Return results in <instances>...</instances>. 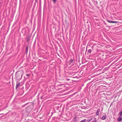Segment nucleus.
<instances>
[{
  "instance_id": "17",
  "label": "nucleus",
  "mask_w": 122,
  "mask_h": 122,
  "mask_svg": "<svg viewBox=\"0 0 122 122\" xmlns=\"http://www.w3.org/2000/svg\"><path fill=\"white\" fill-rule=\"evenodd\" d=\"M29 107H28L26 108V109H29Z\"/></svg>"
},
{
  "instance_id": "18",
  "label": "nucleus",
  "mask_w": 122,
  "mask_h": 122,
  "mask_svg": "<svg viewBox=\"0 0 122 122\" xmlns=\"http://www.w3.org/2000/svg\"><path fill=\"white\" fill-rule=\"evenodd\" d=\"M97 122V120L95 118V120L94 122Z\"/></svg>"
},
{
  "instance_id": "11",
  "label": "nucleus",
  "mask_w": 122,
  "mask_h": 122,
  "mask_svg": "<svg viewBox=\"0 0 122 122\" xmlns=\"http://www.w3.org/2000/svg\"><path fill=\"white\" fill-rule=\"evenodd\" d=\"M86 121V119H84V120H81V121H80V122H85Z\"/></svg>"
},
{
  "instance_id": "1",
  "label": "nucleus",
  "mask_w": 122,
  "mask_h": 122,
  "mask_svg": "<svg viewBox=\"0 0 122 122\" xmlns=\"http://www.w3.org/2000/svg\"><path fill=\"white\" fill-rule=\"evenodd\" d=\"M23 74L20 71H17L15 74V78L16 80L20 81L21 79Z\"/></svg>"
},
{
  "instance_id": "23",
  "label": "nucleus",
  "mask_w": 122,
  "mask_h": 122,
  "mask_svg": "<svg viewBox=\"0 0 122 122\" xmlns=\"http://www.w3.org/2000/svg\"><path fill=\"white\" fill-rule=\"evenodd\" d=\"M87 50V48L86 49V51Z\"/></svg>"
},
{
  "instance_id": "19",
  "label": "nucleus",
  "mask_w": 122,
  "mask_h": 122,
  "mask_svg": "<svg viewBox=\"0 0 122 122\" xmlns=\"http://www.w3.org/2000/svg\"><path fill=\"white\" fill-rule=\"evenodd\" d=\"M111 94L110 93V94H107V93H106V95H109L110 94Z\"/></svg>"
},
{
  "instance_id": "6",
  "label": "nucleus",
  "mask_w": 122,
  "mask_h": 122,
  "mask_svg": "<svg viewBox=\"0 0 122 122\" xmlns=\"http://www.w3.org/2000/svg\"><path fill=\"white\" fill-rule=\"evenodd\" d=\"M93 119L92 117L89 118L87 120V121L88 122H90Z\"/></svg>"
},
{
  "instance_id": "3",
  "label": "nucleus",
  "mask_w": 122,
  "mask_h": 122,
  "mask_svg": "<svg viewBox=\"0 0 122 122\" xmlns=\"http://www.w3.org/2000/svg\"><path fill=\"white\" fill-rule=\"evenodd\" d=\"M107 21L109 23H117V21H110L109 20H107Z\"/></svg>"
},
{
  "instance_id": "8",
  "label": "nucleus",
  "mask_w": 122,
  "mask_h": 122,
  "mask_svg": "<svg viewBox=\"0 0 122 122\" xmlns=\"http://www.w3.org/2000/svg\"><path fill=\"white\" fill-rule=\"evenodd\" d=\"M30 38V37L29 36L27 37L26 40L28 42L29 41Z\"/></svg>"
},
{
  "instance_id": "12",
  "label": "nucleus",
  "mask_w": 122,
  "mask_h": 122,
  "mask_svg": "<svg viewBox=\"0 0 122 122\" xmlns=\"http://www.w3.org/2000/svg\"><path fill=\"white\" fill-rule=\"evenodd\" d=\"M28 49V47L27 46L26 47V52H27Z\"/></svg>"
},
{
  "instance_id": "4",
  "label": "nucleus",
  "mask_w": 122,
  "mask_h": 122,
  "mask_svg": "<svg viewBox=\"0 0 122 122\" xmlns=\"http://www.w3.org/2000/svg\"><path fill=\"white\" fill-rule=\"evenodd\" d=\"M74 60L72 59H71L69 61V63L70 65L71 63L74 61Z\"/></svg>"
},
{
  "instance_id": "21",
  "label": "nucleus",
  "mask_w": 122,
  "mask_h": 122,
  "mask_svg": "<svg viewBox=\"0 0 122 122\" xmlns=\"http://www.w3.org/2000/svg\"><path fill=\"white\" fill-rule=\"evenodd\" d=\"M60 61L61 62V60H60Z\"/></svg>"
},
{
  "instance_id": "9",
  "label": "nucleus",
  "mask_w": 122,
  "mask_h": 122,
  "mask_svg": "<svg viewBox=\"0 0 122 122\" xmlns=\"http://www.w3.org/2000/svg\"><path fill=\"white\" fill-rule=\"evenodd\" d=\"M122 120V118L121 116L119 117H118V121H120Z\"/></svg>"
},
{
  "instance_id": "20",
  "label": "nucleus",
  "mask_w": 122,
  "mask_h": 122,
  "mask_svg": "<svg viewBox=\"0 0 122 122\" xmlns=\"http://www.w3.org/2000/svg\"><path fill=\"white\" fill-rule=\"evenodd\" d=\"M93 46H92V48H93Z\"/></svg>"
},
{
  "instance_id": "7",
  "label": "nucleus",
  "mask_w": 122,
  "mask_h": 122,
  "mask_svg": "<svg viewBox=\"0 0 122 122\" xmlns=\"http://www.w3.org/2000/svg\"><path fill=\"white\" fill-rule=\"evenodd\" d=\"M100 110L99 109H98L96 112V115H98L99 113V112L100 111Z\"/></svg>"
},
{
  "instance_id": "2",
  "label": "nucleus",
  "mask_w": 122,
  "mask_h": 122,
  "mask_svg": "<svg viewBox=\"0 0 122 122\" xmlns=\"http://www.w3.org/2000/svg\"><path fill=\"white\" fill-rule=\"evenodd\" d=\"M19 81L16 80V88H17L20 85V83L19 82Z\"/></svg>"
},
{
  "instance_id": "10",
  "label": "nucleus",
  "mask_w": 122,
  "mask_h": 122,
  "mask_svg": "<svg viewBox=\"0 0 122 122\" xmlns=\"http://www.w3.org/2000/svg\"><path fill=\"white\" fill-rule=\"evenodd\" d=\"M92 51V50L91 49H89L88 51V52L89 53H90Z\"/></svg>"
},
{
  "instance_id": "16",
  "label": "nucleus",
  "mask_w": 122,
  "mask_h": 122,
  "mask_svg": "<svg viewBox=\"0 0 122 122\" xmlns=\"http://www.w3.org/2000/svg\"><path fill=\"white\" fill-rule=\"evenodd\" d=\"M60 85L61 86V85H63L64 86V87H65V86H64V84H61Z\"/></svg>"
},
{
  "instance_id": "22",
  "label": "nucleus",
  "mask_w": 122,
  "mask_h": 122,
  "mask_svg": "<svg viewBox=\"0 0 122 122\" xmlns=\"http://www.w3.org/2000/svg\"><path fill=\"white\" fill-rule=\"evenodd\" d=\"M120 92H122V91H121Z\"/></svg>"
},
{
  "instance_id": "15",
  "label": "nucleus",
  "mask_w": 122,
  "mask_h": 122,
  "mask_svg": "<svg viewBox=\"0 0 122 122\" xmlns=\"http://www.w3.org/2000/svg\"><path fill=\"white\" fill-rule=\"evenodd\" d=\"M26 76H29L30 75L29 74H26Z\"/></svg>"
},
{
  "instance_id": "5",
  "label": "nucleus",
  "mask_w": 122,
  "mask_h": 122,
  "mask_svg": "<svg viewBox=\"0 0 122 122\" xmlns=\"http://www.w3.org/2000/svg\"><path fill=\"white\" fill-rule=\"evenodd\" d=\"M106 115H103L102 117V119L103 120H104L106 118Z\"/></svg>"
},
{
  "instance_id": "13",
  "label": "nucleus",
  "mask_w": 122,
  "mask_h": 122,
  "mask_svg": "<svg viewBox=\"0 0 122 122\" xmlns=\"http://www.w3.org/2000/svg\"><path fill=\"white\" fill-rule=\"evenodd\" d=\"M122 115V111L120 112V115L121 116Z\"/></svg>"
},
{
  "instance_id": "14",
  "label": "nucleus",
  "mask_w": 122,
  "mask_h": 122,
  "mask_svg": "<svg viewBox=\"0 0 122 122\" xmlns=\"http://www.w3.org/2000/svg\"><path fill=\"white\" fill-rule=\"evenodd\" d=\"M57 0H53V1L54 3H55Z\"/></svg>"
}]
</instances>
